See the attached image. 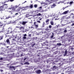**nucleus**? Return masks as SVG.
I'll list each match as a JSON object with an SVG mask.
<instances>
[{
  "mask_svg": "<svg viewBox=\"0 0 74 74\" xmlns=\"http://www.w3.org/2000/svg\"><path fill=\"white\" fill-rule=\"evenodd\" d=\"M13 33V31H11L10 32V33L11 34L12 33Z\"/></svg>",
  "mask_w": 74,
  "mask_h": 74,
  "instance_id": "603ef678",
  "label": "nucleus"
},
{
  "mask_svg": "<svg viewBox=\"0 0 74 74\" xmlns=\"http://www.w3.org/2000/svg\"><path fill=\"white\" fill-rule=\"evenodd\" d=\"M45 3H41V4H45Z\"/></svg>",
  "mask_w": 74,
  "mask_h": 74,
  "instance_id": "c03bdc74",
  "label": "nucleus"
},
{
  "mask_svg": "<svg viewBox=\"0 0 74 74\" xmlns=\"http://www.w3.org/2000/svg\"><path fill=\"white\" fill-rule=\"evenodd\" d=\"M16 28H17L18 29H19V28H20V27L18 26H16Z\"/></svg>",
  "mask_w": 74,
  "mask_h": 74,
  "instance_id": "ea45409f",
  "label": "nucleus"
},
{
  "mask_svg": "<svg viewBox=\"0 0 74 74\" xmlns=\"http://www.w3.org/2000/svg\"><path fill=\"white\" fill-rule=\"evenodd\" d=\"M34 25H36V22H34Z\"/></svg>",
  "mask_w": 74,
  "mask_h": 74,
  "instance_id": "58836bf2",
  "label": "nucleus"
},
{
  "mask_svg": "<svg viewBox=\"0 0 74 74\" xmlns=\"http://www.w3.org/2000/svg\"><path fill=\"white\" fill-rule=\"evenodd\" d=\"M19 29V30H22V29H23V30L24 29H25V27L22 26L21 27H20Z\"/></svg>",
  "mask_w": 74,
  "mask_h": 74,
  "instance_id": "1a4fd4ad",
  "label": "nucleus"
},
{
  "mask_svg": "<svg viewBox=\"0 0 74 74\" xmlns=\"http://www.w3.org/2000/svg\"><path fill=\"white\" fill-rule=\"evenodd\" d=\"M23 8L22 9V8H20V9H18L16 10V11L17 12H21L22 11H25L26 10H25V8L23 7Z\"/></svg>",
  "mask_w": 74,
  "mask_h": 74,
  "instance_id": "7ed1b4c3",
  "label": "nucleus"
},
{
  "mask_svg": "<svg viewBox=\"0 0 74 74\" xmlns=\"http://www.w3.org/2000/svg\"><path fill=\"white\" fill-rule=\"evenodd\" d=\"M56 18V17L54 16V17H53V18H52V20H53V18Z\"/></svg>",
  "mask_w": 74,
  "mask_h": 74,
  "instance_id": "79ce46f5",
  "label": "nucleus"
},
{
  "mask_svg": "<svg viewBox=\"0 0 74 74\" xmlns=\"http://www.w3.org/2000/svg\"><path fill=\"white\" fill-rule=\"evenodd\" d=\"M49 19H47L46 20V23H48V22H49Z\"/></svg>",
  "mask_w": 74,
  "mask_h": 74,
  "instance_id": "4be33fe9",
  "label": "nucleus"
},
{
  "mask_svg": "<svg viewBox=\"0 0 74 74\" xmlns=\"http://www.w3.org/2000/svg\"><path fill=\"white\" fill-rule=\"evenodd\" d=\"M64 33H66V32H67V30L66 29L64 30Z\"/></svg>",
  "mask_w": 74,
  "mask_h": 74,
  "instance_id": "c9c22d12",
  "label": "nucleus"
},
{
  "mask_svg": "<svg viewBox=\"0 0 74 74\" xmlns=\"http://www.w3.org/2000/svg\"><path fill=\"white\" fill-rule=\"evenodd\" d=\"M0 26L2 27H3V28L2 29L3 30H4V24H3V22H0Z\"/></svg>",
  "mask_w": 74,
  "mask_h": 74,
  "instance_id": "20e7f679",
  "label": "nucleus"
},
{
  "mask_svg": "<svg viewBox=\"0 0 74 74\" xmlns=\"http://www.w3.org/2000/svg\"><path fill=\"white\" fill-rule=\"evenodd\" d=\"M13 66H10V69H12L13 68Z\"/></svg>",
  "mask_w": 74,
  "mask_h": 74,
  "instance_id": "c85d7f7f",
  "label": "nucleus"
},
{
  "mask_svg": "<svg viewBox=\"0 0 74 74\" xmlns=\"http://www.w3.org/2000/svg\"><path fill=\"white\" fill-rule=\"evenodd\" d=\"M37 56H40V55H37Z\"/></svg>",
  "mask_w": 74,
  "mask_h": 74,
  "instance_id": "338daca9",
  "label": "nucleus"
},
{
  "mask_svg": "<svg viewBox=\"0 0 74 74\" xmlns=\"http://www.w3.org/2000/svg\"><path fill=\"white\" fill-rule=\"evenodd\" d=\"M9 39H10V38L7 39L6 40V42L7 43H8V44H10V40H9Z\"/></svg>",
  "mask_w": 74,
  "mask_h": 74,
  "instance_id": "0eeeda50",
  "label": "nucleus"
},
{
  "mask_svg": "<svg viewBox=\"0 0 74 74\" xmlns=\"http://www.w3.org/2000/svg\"><path fill=\"white\" fill-rule=\"evenodd\" d=\"M18 7V6H16V8H17V7Z\"/></svg>",
  "mask_w": 74,
  "mask_h": 74,
  "instance_id": "69168bd1",
  "label": "nucleus"
},
{
  "mask_svg": "<svg viewBox=\"0 0 74 74\" xmlns=\"http://www.w3.org/2000/svg\"><path fill=\"white\" fill-rule=\"evenodd\" d=\"M49 29H51L52 28V26L51 25H49Z\"/></svg>",
  "mask_w": 74,
  "mask_h": 74,
  "instance_id": "2f4dec72",
  "label": "nucleus"
},
{
  "mask_svg": "<svg viewBox=\"0 0 74 74\" xmlns=\"http://www.w3.org/2000/svg\"><path fill=\"white\" fill-rule=\"evenodd\" d=\"M9 9H10V10H11V9H12V8H11V7L10 8H9Z\"/></svg>",
  "mask_w": 74,
  "mask_h": 74,
  "instance_id": "6e6d98bb",
  "label": "nucleus"
},
{
  "mask_svg": "<svg viewBox=\"0 0 74 74\" xmlns=\"http://www.w3.org/2000/svg\"><path fill=\"white\" fill-rule=\"evenodd\" d=\"M8 5L7 4H4L2 5V6H1L0 7V11L4 10V8H7V5Z\"/></svg>",
  "mask_w": 74,
  "mask_h": 74,
  "instance_id": "f257e3e1",
  "label": "nucleus"
},
{
  "mask_svg": "<svg viewBox=\"0 0 74 74\" xmlns=\"http://www.w3.org/2000/svg\"><path fill=\"white\" fill-rule=\"evenodd\" d=\"M13 69L14 70H15V69H16V68L15 67V66H13Z\"/></svg>",
  "mask_w": 74,
  "mask_h": 74,
  "instance_id": "c756f323",
  "label": "nucleus"
},
{
  "mask_svg": "<svg viewBox=\"0 0 74 74\" xmlns=\"http://www.w3.org/2000/svg\"><path fill=\"white\" fill-rule=\"evenodd\" d=\"M72 59H74V57H73L72 58Z\"/></svg>",
  "mask_w": 74,
  "mask_h": 74,
  "instance_id": "13d9d810",
  "label": "nucleus"
},
{
  "mask_svg": "<svg viewBox=\"0 0 74 74\" xmlns=\"http://www.w3.org/2000/svg\"><path fill=\"white\" fill-rule=\"evenodd\" d=\"M3 36H0V40H3Z\"/></svg>",
  "mask_w": 74,
  "mask_h": 74,
  "instance_id": "ddd939ff",
  "label": "nucleus"
},
{
  "mask_svg": "<svg viewBox=\"0 0 74 74\" xmlns=\"http://www.w3.org/2000/svg\"><path fill=\"white\" fill-rule=\"evenodd\" d=\"M67 7H69V6H67L66 7H65V8L63 7V8H62V9L63 10H64V9L66 8H67Z\"/></svg>",
  "mask_w": 74,
  "mask_h": 74,
  "instance_id": "f3484780",
  "label": "nucleus"
},
{
  "mask_svg": "<svg viewBox=\"0 0 74 74\" xmlns=\"http://www.w3.org/2000/svg\"><path fill=\"white\" fill-rule=\"evenodd\" d=\"M13 12H14L15 11V8L14 9H13L12 10H11Z\"/></svg>",
  "mask_w": 74,
  "mask_h": 74,
  "instance_id": "dca6fc26",
  "label": "nucleus"
},
{
  "mask_svg": "<svg viewBox=\"0 0 74 74\" xmlns=\"http://www.w3.org/2000/svg\"><path fill=\"white\" fill-rule=\"evenodd\" d=\"M4 29H3V31H0V33H3V32H4Z\"/></svg>",
  "mask_w": 74,
  "mask_h": 74,
  "instance_id": "e433bc0d",
  "label": "nucleus"
},
{
  "mask_svg": "<svg viewBox=\"0 0 74 74\" xmlns=\"http://www.w3.org/2000/svg\"><path fill=\"white\" fill-rule=\"evenodd\" d=\"M67 50H66L65 51L64 56H66V55H67Z\"/></svg>",
  "mask_w": 74,
  "mask_h": 74,
  "instance_id": "6e6552de",
  "label": "nucleus"
},
{
  "mask_svg": "<svg viewBox=\"0 0 74 74\" xmlns=\"http://www.w3.org/2000/svg\"><path fill=\"white\" fill-rule=\"evenodd\" d=\"M53 69H55V68H56V66H53Z\"/></svg>",
  "mask_w": 74,
  "mask_h": 74,
  "instance_id": "de8ad7c7",
  "label": "nucleus"
},
{
  "mask_svg": "<svg viewBox=\"0 0 74 74\" xmlns=\"http://www.w3.org/2000/svg\"><path fill=\"white\" fill-rule=\"evenodd\" d=\"M57 45H59V46H60V45H62V44L60 43H57Z\"/></svg>",
  "mask_w": 74,
  "mask_h": 74,
  "instance_id": "412c9836",
  "label": "nucleus"
},
{
  "mask_svg": "<svg viewBox=\"0 0 74 74\" xmlns=\"http://www.w3.org/2000/svg\"><path fill=\"white\" fill-rule=\"evenodd\" d=\"M18 13H16V14H15V15H18Z\"/></svg>",
  "mask_w": 74,
  "mask_h": 74,
  "instance_id": "a18cd8bd",
  "label": "nucleus"
},
{
  "mask_svg": "<svg viewBox=\"0 0 74 74\" xmlns=\"http://www.w3.org/2000/svg\"><path fill=\"white\" fill-rule=\"evenodd\" d=\"M24 37H26V36H27V35L26 34H25L24 35H23Z\"/></svg>",
  "mask_w": 74,
  "mask_h": 74,
  "instance_id": "a19ab883",
  "label": "nucleus"
},
{
  "mask_svg": "<svg viewBox=\"0 0 74 74\" xmlns=\"http://www.w3.org/2000/svg\"><path fill=\"white\" fill-rule=\"evenodd\" d=\"M10 1H11V2H12V1H14V0H9Z\"/></svg>",
  "mask_w": 74,
  "mask_h": 74,
  "instance_id": "09e8293b",
  "label": "nucleus"
},
{
  "mask_svg": "<svg viewBox=\"0 0 74 74\" xmlns=\"http://www.w3.org/2000/svg\"><path fill=\"white\" fill-rule=\"evenodd\" d=\"M36 45V43H34V42H32V47H33L34 45Z\"/></svg>",
  "mask_w": 74,
  "mask_h": 74,
  "instance_id": "9d476101",
  "label": "nucleus"
},
{
  "mask_svg": "<svg viewBox=\"0 0 74 74\" xmlns=\"http://www.w3.org/2000/svg\"><path fill=\"white\" fill-rule=\"evenodd\" d=\"M34 7H35V8H37V5L36 4L34 5Z\"/></svg>",
  "mask_w": 74,
  "mask_h": 74,
  "instance_id": "5701e85b",
  "label": "nucleus"
},
{
  "mask_svg": "<svg viewBox=\"0 0 74 74\" xmlns=\"http://www.w3.org/2000/svg\"><path fill=\"white\" fill-rule=\"evenodd\" d=\"M52 35H54V33H52Z\"/></svg>",
  "mask_w": 74,
  "mask_h": 74,
  "instance_id": "bf43d9fd",
  "label": "nucleus"
},
{
  "mask_svg": "<svg viewBox=\"0 0 74 74\" xmlns=\"http://www.w3.org/2000/svg\"><path fill=\"white\" fill-rule=\"evenodd\" d=\"M37 22H38V23H41L40 21H37Z\"/></svg>",
  "mask_w": 74,
  "mask_h": 74,
  "instance_id": "49530a36",
  "label": "nucleus"
},
{
  "mask_svg": "<svg viewBox=\"0 0 74 74\" xmlns=\"http://www.w3.org/2000/svg\"><path fill=\"white\" fill-rule=\"evenodd\" d=\"M35 27H38V25H35Z\"/></svg>",
  "mask_w": 74,
  "mask_h": 74,
  "instance_id": "473e14b6",
  "label": "nucleus"
},
{
  "mask_svg": "<svg viewBox=\"0 0 74 74\" xmlns=\"http://www.w3.org/2000/svg\"><path fill=\"white\" fill-rule=\"evenodd\" d=\"M39 8H40V9L42 8V7H40Z\"/></svg>",
  "mask_w": 74,
  "mask_h": 74,
  "instance_id": "4d7b16f0",
  "label": "nucleus"
},
{
  "mask_svg": "<svg viewBox=\"0 0 74 74\" xmlns=\"http://www.w3.org/2000/svg\"><path fill=\"white\" fill-rule=\"evenodd\" d=\"M9 12L11 14H12V13H13V12L12 11V10L11 11H9Z\"/></svg>",
  "mask_w": 74,
  "mask_h": 74,
  "instance_id": "b1692460",
  "label": "nucleus"
},
{
  "mask_svg": "<svg viewBox=\"0 0 74 74\" xmlns=\"http://www.w3.org/2000/svg\"><path fill=\"white\" fill-rule=\"evenodd\" d=\"M31 36H32V35L31 34H29V37H31Z\"/></svg>",
  "mask_w": 74,
  "mask_h": 74,
  "instance_id": "8fccbe9b",
  "label": "nucleus"
},
{
  "mask_svg": "<svg viewBox=\"0 0 74 74\" xmlns=\"http://www.w3.org/2000/svg\"><path fill=\"white\" fill-rule=\"evenodd\" d=\"M36 72L37 74H40L41 73V70H38Z\"/></svg>",
  "mask_w": 74,
  "mask_h": 74,
  "instance_id": "423d86ee",
  "label": "nucleus"
},
{
  "mask_svg": "<svg viewBox=\"0 0 74 74\" xmlns=\"http://www.w3.org/2000/svg\"><path fill=\"white\" fill-rule=\"evenodd\" d=\"M21 56H23V54H21Z\"/></svg>",
  "mask_w": 74,
  "mask_h": 74,
  "instance_id": "0e129e2a",
  "label": "nucleus"
},
{
  "mask_svg": "<svg viewBox=\"0 0 74 74\" xmlns=\"http://www.w3.org/2000/svg\"><path fill=\"white\" fill-rule=\"evenodd\" d=\"M71 49H73V48H71Z\"/></svg>",
  "mask_w": 74,
  "mask_h": 74,
  "instance_id": "680f3d73",
  "label": "nucleus"
},
{
  "mask_svg": "<svg viewBox=\"0 0 74 74\" xmlns=\"http://www.w3.org/2000/svg\"><path fill=\"white\" fill-rule=\"evenodd\" d=\"M54 36H53V35H52L51 37V38H53V37Z\"/></svg>",
  "mask_w": 74,
  "mask_h": 74,
  "instance_id": "4c0bfd02",
  "label": "nucleus"
},
{
  "mask_svg": "<svg viewBox=\"0 0 74 74\" xmlns=\"http://www.w3.org/2000/svg\"><path fill=\"white\" fill-rule=\"evenodd\" d=\"M72 3H73V1H72L70 2V4H72Z\"/></svg>",
  "mask_w": 74,
  "mask_h": 74,
  "instance_id": "7c9ffc66",
  "label": "nucleus"
},
{
  "mask_svg": "<svg viewBox=\"0 0 74 74\" xmlns=\"http://www.w3.org/2000/svg\"><path fill=\"white\" fill-rule=\"evenodd\" d=\"M26 58H24V61L25 60H26Z\"/></svg>",
  "mask_w": 74,
  "mask_h": 74,
  "instance_id": "5fc2aeb1",
  "label": "nucleus"
},
{
  "mask_svg": "<svg viewBox=\"0 0 74 74\" xmlns=\"http://www.w3.org/2000/svg\"><path fill=\"white\" fill-rule=\"evenodd\" d=\"M44 48H45V49H49V48L48 47H45Z\"/></svg>",
  "mask_w": 74,
  "mask_h": 74,
  "instance_id": "a878e982",
  "label": "nucleus"
},
{
  "mask_svg": "<svg viewBox=\"0 0 74 74\" xmlns=\"http://www.w3.org/2000/svg\"><path fill=\"white\" fill-rule=\"evenodd\" d=\"M8 32H10V30H8V31H7Z\"/></svg>",
  "mask_w": 74,
  "mask_h": 74,
  "instance_id": "e2e57ef3",
  "label": "nucleus"
},
{
  "mask_svg": "<svg viewBox=\"0 0 74 74\" xmlns=\"http://www.w3.org/2000/svg\"><path fill=\"white\" fill-rule=\"evenodd\" d=\"M23 39L25 40V39H26V38H27V37H26L25 36H23Z\"/></svg>",
  "mask_w": 74,
  "mask_h": 74,
  "instance_id": "cd10ccee",
  "label": "nucleus"
},
{
  "mask_svg": "<svg viewBox=\"0 0 74 74\" xmlns=\"http://www.w3.org/2000/svg\"><path fill=\"white\" fill-rule=\"evenodd\" d=\"M74 23H73L72 24V26H74Z\"/></svg>",
  "mask_w": 74,
  "mask_h": 74,
  "instance_id": "864d4df0",
  "label": "nucleus"
},
{
  "mask_svg": "<svg viewBox=\"0 0 74 74\" xmlns=\"http://www.w3.org/2000/svg\"><path fill=\"white\" fill-rule=\"evenodd\" d=\"M34 12L35 13V14H38V11L36 10H35L34 11Z\"/></svg>",
  "mask_w": 74,
  "mask_h": 74,
  "instance_id": "f8f14e48",
  "label": "nucleus"
},
{
  "mask_svg": "<svg viewBox=\"0 0 74 74\" xmlns=\"http://www.w3.org/2000/svg\"><path fill=\"white\" fill-rule=\"evenodd\" d=\"M27 21H23L22 22V24L23 25H25V24H26V23H27Z\"/></svg>",
  "mask_w": 74,
  "mask_h": 74,
  "instance_id": "9b49d317",
  "label": "nucleus"
},
{
  "mask_svg": "<svg viewBox=\"0 0 74 74\" xmlns=\"http://www.w3.org/2000/svg\"><path fill=\"white\" fill-rule=\"evenodd\" d=\"M11 8H12V9H14V8H15V7L14 6H12V5H11Z\"/></svg>",
  "mask_w": 74,
  "mask_h": 74,
  "instance_id": "393cba45",
  "label": "nucleus"
},
{
  "mask_svg": "<svg viewBox=\"0 0 74 74\" xmlns=\"http://www.w3.org/2000/svg\"><path fill=\"white\" fill-rule=\"evenodd\" d=\"M51 29H49L48 27H47L45 29V31L44 32V33H49L51 32Z\"/></svg>",
  "mask_w": 74,
  "mask_h": 74,
  "instance_id": "f03ea898",
  "label": "nucleus"
},
{
  "mask_svg": "<svg viewBox=\"0 0 74 74\" xmlns=\"http://www.w3.org/2000/svg\"><path fill=\"white\" fill-rule=\"evenodd\" d=\"M24 64H29V63L27 62H26L24 63Z\"/></svg>",
  "mask_w": 74,
  "mask_h": 74,
  "instance_id": "a211bd4d",
  "label": "nucleus"
},
{
  "mask_svg": "<svg viewBox=\"0 0 74 74\" xmlns=\"http://www.w3.org/2000/svg\"><path fill=\"white\" fill-rule=\"evenodd\" d=\"M3 45H5L6 44L5 43H3Z\"/></svg>",
  "mask_w": 74,
  "mask_h": 74,
  "instance_id": "052dcab7",
  "label": "nucleus"
},
{
  "mask_svg": "<svg viewBox=\"0 0 74 74\" xmlns=\"http://www.w3.org/2000/svg\"><path fill=\"white\" fill-rule=\"evenodd\" d=\"M38 19L39 21H41L42 19V18H41V17H40L38 18Z\"/></svg>",
  "mask_w": 74,
  "mask_h": 74,
  "instance_id": "bb28decb",
  "label": "nucleus"
},
{
  "mask_svg": "<svg viewBox=\"0 0 74 74\" xmlns=\"http://www.w3.org/2000/svg\"><path fill=\"white\" fill-rule=\"evenodd\" d=\"M50 23L51 25H53V21H51L50 22Z\"/></svg>",
  "mask_w": 74,
  "mask_h": 74,
  "instance_id": "2eb2a0df",
  "label": "nucleus"
},
{
  "mask_svg": "<svg viewBox=\"0 0 74 74\" xmlns=\"http://www.w3.org/2000/svg\"><path fill=\"white\" fill-rule=\"evenodd\" d=\"M16 37L15 36L14 39H13L12 40L13 41H15L16 40H15V39H16Z\"/></svg>",
  "mask_w": 74,
  "mask_h": 74,
  "instance_id": "6ab92c4d",
  "label": "nucleus"
},
{
  "mask_svg": "<svg viewBox=\"0 0 74 74\" xmlns=\"http://www.w3.org/2000/svg\"><path fill=\"white\" fill-rule=\"evenodd\" d=\"M36 15L37 16H41V14L40 13H38V14H37Z\"/></svg>",
  "mask_w": 74,
  "mask_h": 74,
  "instance_id": "4468645a",
  "label": "nucleus"
},
{
  "mask_svg": "<svg viewBox=\"0 0 74 74\" xmlns=\"http://www.w3.org/2000/svg\"><path fill=\"white\" fill-rule=\"evenodd\" d=\"M70 18V17H66V18L67 19H69Z\"/></svg>",
  "mask_w": 74,
  "mask_h": 74,
  "instance_id": "37998d69",
  "label": "nucleus"
},
{
  "mask_svg": "<svg viewBox=\"0 0 74 74\" xmlns=\"http://www.w3.org/2000/svg\"><path fill=\"white\" fill-rule=\"evenodd\" d=\"M56 5V4H54L52 5V7H55Z\"/></svg>",
  "mask_w": 74,
  "mask_h": 74,
  "instance_id": "aec40b11",
  "label": "nucleus"
},
{
  "mask_svg": "<svg viewBox=\"0 0 74 74\" xmlns=\"http://www.w3.org/2000/svg\"><path fill=\"white\" fill-rule=\"evenodd\" d=\"M69 10L65 11L63 13H62V15H63V14L66 15V14H67V13L69 12Z\"/></svg>",
  "mask_w": 74,
  "mask_h": 74,
  "instance_id": "39448f33",
  "label": "nucleus"
},
{
  "mask_svg": "<svg viewBox=\"0 0 74 74\" xmlns=\"http://www.w3.org/2000/svg\"><path fill=\"white\" fill-rule=\"evenodd\" d=\"M3 58H0V60H3Z\"/></svg>",
  "mask_w": 74,
  "mask_h": 74,
  "instance_id": "3c124183",
  "label": "nucleus"
},
{
  "mask_svg": "<svg viewBox=\"0 0 74 74\" xmlns=\"http://www.w3.org/2000/svg\"><path fill=\"white\" fill-rule=\"evenodd\" d=\"M71 15H74V14H73V13H72L71 14Z\"/></svg>",
  "mask_w": 74,
  "mask_h": 74,
  "instance_id": "774afa93",
  "label": "nucleus"
},
{
  "mask_svg": "<svg viewBox=\"0 0 74 74\" xmlns=\"http://www.w3.org/2000/svg\"><path fill=\"white\" fill-rule=\"evenodd\" d=\"M30 8H33V5H31L30 6Z\"/></svg>",
  "mask_w": 74,
  "mask_h": 74,
  "instance_id": "72a5a7b5",
  "label": "nucleus"
},
{
  "mask_svg": "<svg viewBox=\"0 0 74 74\" xmlns=\"http://www.w3.org/2000/svg\"><path fill=\"white\" fill-rule=\"evenodd\" d=\"M11 18V17L10 16H8L6 18V19H9V18Z\"/></svg>",
  "mask_w": 74,
  "mask_h": 74,
  "instance_id": "f704fd0d",
  "label": "nucleus"
}]
</instances>
